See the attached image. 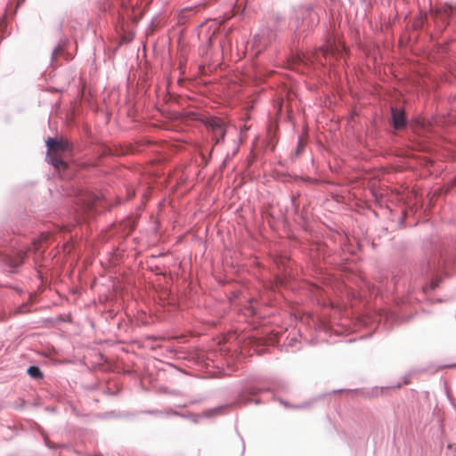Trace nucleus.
Returning a JSON list of instances; mask_svg holds the SVG:
<instances>
[{
    "label": "nucleus",
    "mask_w": 456,
    "mask_h": 456,
    "mask_svg": "<svg viewBox=\"0 0 456 456\" xmlns=\"http://www.w3.org/2000/svg\"><path fill=\"white\" fill-rule=\"evenodd\" d=\"M48 148L47 158L49 162L58 171H65L68 168V163L65 160L70 152V147L68 141L61 139L56 140L49 138L46 141Z\"/></svg>",
    "instance_id": "f257e3e1"
},
{
    "label": "nucleus",
    "mask_w": 456,
    "mask_h": 456,
    "mask_svg": "<svg viewBox=\"0 0 456 456\" xmlns=\"http://www.w3.org/2000/svg\"><path fill=\"white\" fill-rule=\"evenodd\" d=\"M393 126L395 129H401L405 126L404 112L401 110L392 109Z\"/></svg>",
    "instance_id": "f03ea898"
},
{
    "label": "nucleus",
    "mask_w": 456,
    "mask_h": 456,
    "mask_svg": "<svg viewBox=\"0 0 456 456\" xmlns=\"http://www.w3.org/2000/svg\"><path fill=\"white\" fill-rule=\"evenodd\" d=\"M224 126L222 119L218 118H211L208 122V126L211 129L212 133Z\"/></svg>",
    "instance_id": "7ed1b4c3"
},
{
    "label": "nucleus",
    "mask_w": 456,
    "mask_h": 456,
    "mask_svg": "<svg viewBox=\"0 0 456 456\" xmlns=\"http://www.w3.org/2000/svg\"><path fill=\"white\" fill-rule=\"evenodd\" d=\"M28 373L31 378H34V379H39V378L43 377V374H42L40 369L37 366H30L28 369Z\"/></svg>",
    "instance_id": "20e7f679"
},
{
    "label": "nucleus",
    "mask_w": 456,
    "mask_h": 456,
    "mask_svg": "<svg viewBox=\"0 0 456 456\" xmlns=\"http://www.w3.org/2000/svg\"><path fill=\"white\" fill-rule=\"evenodd\" d=\"M225 135V128L224 126L213 133L214 139L216 140V143L220 142L221 140L224 139Z\"/></svg>",
    "instance_id": "39448f33"
},
{
    "label": "nucleus",
    "mask_w": 456,
    "mask_h": 456,
    "mask_svg": "<svg viewBox=\"0 0 456 456\" xmlns=\"http://www.w3.org/2000/svg\"><path fill=\"white\" fill-rule=\"evenodd\" d=\"M453 12V8L452 6H444L443 8V13L445 16H450Z\"/></svg>",
    "instance_id": "423d86ee"
},
{
    "label": "nucleus",
    "mask_w": 456,
    "mask_h": 456,
    "mask_svg": "<svg viewBox=\"0 0 456 456\" xmlns=\"http://www.w3.org/2000/svg\"><path fill=\"white\" fill-rule=\"evenodd\" d=\"M320 51L322 52V53H323V55L325 57H327L330 53H333V49L332 48L330 50L328 49V48H325V49L324 48H321Z\"/></svg>",
    "instance_id": "0eeeda50"
},
{
    "label": "nucleus",
    "mask_w": 456,
    "mask_h": 456,
    "mask_svg": "<svg viewBox=\"0 0 456 456\" xmlns=\"http://www.w3.org/2000/svg\"><path fill=\"white\" fill-rule=\"evenodd\" d=\"M24 256H25V253H23L22 256H19V260H17V261L15 260V262H12V265H13V266L19 265L22 262Z\"/></svg>",
    "instance_id": "6e6552de"
},
{
    "label": "nucleus",
    "mask_w": 456,
    "mask_h": 456,
    "mask_svg": "<svg viewBox=\"0 0 456 456\" xmlns=\"http://www.w3.org/2000/svg\"><path fill=\"white\" fill-rule=\"evenodd\" d=\"M303 147H304V142L302 140H299L297 150V153L300 151L301 148H303Z\"/></svg>",
    "instance_id": "1a4fd4ad"
},
{
    "label": "nucleus",
    "mask_w": 456,
    "mask_h": 456,
    "mask_svg": "<svg viewBox=\"0 0 456 456\" xmlns=\"http://www.w3.org/2000/svg\"><path fill=\"white\" fill-rule=\"evenodd\" d=\"M25 0H18V4L17 5H20V4H22Z\"/></svg>",
    "instance_id": "9d476101"
},
{
    "label": "nucleus",
    "mask_w": 456,
    "mask_h": 456,
    "mask_svg": "<svg viewBox=\"0 0 456 456\" xmlns=\"http://www.w3.org/2000/svg\"><path fill=\"white\" fill-rule=\"evenodd\" d=\"M305 13H306V15H308V16H312V15H313V13H312L311 12H306Z\"/></svg>",
    "instance_id": "9b49d317"
},
{
    "label": "nucleus",
    "mask_w": 456,
    "mask_h": 456,
    "mask_svg": "<svg viewBox=\"0 0 456 456\" xmlns=\"http://www.w3.org/2000/svg\"><path fill=\"white\" fill-rule=\"evenodd\" d=\"M134 224H131L130 232H131L132 230H134Z\"/></svg>",
    "instance_id": "f8f14e48"
}]
</instances>
